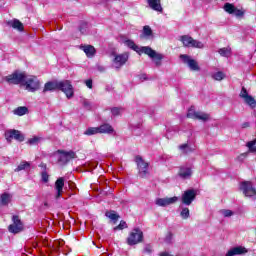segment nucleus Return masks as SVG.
<instances>
[{
  "label": "nucleus",
  "instance_id": "obj_29",
  "mask_svg": "<svg viewBox=\"0 0 256 256\" xmlns=\"http://www.w3.org/2000/svg\"><path fill=\"white\" fill-rule=\"evenodd\" d=\"M195 119H198V121H209V119H211V116L205 112H197Z\"/></svg>",
  "mask_w": 256,
  "mask_h": 256
},
{
  "label": "nucleus",
  "instance_id": "obj_4",
  "mask_svg": "<svg viewBox=\"0 0 256 256\" xmlns=\"http://www.w3.org/2000/svg\"><path fill=\"white\" fill-rule=\"evenodd\" d=\"M26 74L24 72L15 71L12 74L6 76L4 81L9 83V85H23L25 81Z\"/></svg>",
  "mask_w": 256,
  "mask_h": 256
},
{
  "label": "nucleus",
  "instance_id": "obj_46",
  "mask_svg": "<svg viewBox=\"0 0 256 256\" xmlns=\"http://www.w3.org/2000/svg\"><path fill=\"white\" fill-rule=\"evenodd\" d=\"M56 243H58L60 246L65 245V242H64L63 240H60V241H58V242H56Z\"/></svg>",
  "mask_w": 256,
  "mask_h": 256
},
{
  "label": "nucleus",
  "instance_id": "obj_12",
  "mask_svg": "<svg viewBox=\"0 0 256 256\" xmlns=\"http://www.w3.org/2000/svg\"><path fill=\"white\" fill-rule=\"evenodd\" d=\"M23 229H24L23 222L21 221L19 216H13L12 224H10L8 226L9 232L17 234V233H21V231H23Z\"/></svg>",
  "mask_w": 256,
  "mask_h": 256
},
{
  "label": "nucleus",
  "instance_id": "obj_8",
  "mask_svg": "<svg viewBox=\"0 0 256 256\" xmlns=\"http://www.w3.org/2000/svg\"><path fill=\"white\" fill-rule=\"evenodd\" d=\"M112 56L114 57L112 60V63L115 67V69H121L127 61H129V53L124 52L122 54L112 53Z\"/></svg>",
  "mask_w": 256,
  "mask_h": 256
},
{
  "label": "nucleus",
  "instance_id": "obj_1",
  "mask_svg": "<svg viewBox=\"0 0 256 256\" xmlns=\"http://www.w3.org/2000/svg\"><path fill=\"white\" fill-rule=\"evenodd\" d=\"M121 42L128 47L129 49H132V51H136V53H144L145 55H148L150 59H153L156 67H160L161 61H163V54L157 53L155 50H152L149 46H143L139 47L135 42L129 38H125L121 36Z\"/></svg>",
  "mask_w": 256,
  "mask_h": 256
},
{
  "label": "nucleus",
  "instance_id": "obj_45",
  "mask_svg": "<svg viewBox=\"0 0 256 256\" xmlns=\"http://www.w3.org/2000/svg\"><path fill=\"white\" fill-rule=\"evenodd\" d=\"M152 251H153V248H151L150 245L145 246L144 253H152Z\"/></svg>",
  "mask_w": 256,
  "mask_h": 256
},
{
  "label": "nucleus",
  "instance_id": "obj_36",
  "mask_svg": "<svg viewBox=\"0 0 256 256\" xmlns=\"http://www.w3.org/2000/svg\"><path fill=\"white\" fill-rule=\"evenodd\" d=\"M28 167H31V164L29 162H22L18 167L15 169L16 172L24 171V169H28Z\"/></svg>",
  "mask_w": 256,
  "mask_h": 256
},
{
  "label": "nucleus",
  "instance_id": "obj_41",
  "mask_svg": "<svg viewBox=\"0 0 256 256\" xmlns=\"http://www.w3.org/2000/svg\"><path fill=\"white\" fill-rule=\"evenodd\" d=\"M121 229H127V222L121 221L120 224L114 228V231Z\"/></svg>",
  "mask_w": 256,
  "mask_h": 256
},
{
  "label": "nucleus",
  "instance_id": "obj_35",
  "mask_svg": "<svg viewBox=\"0 0 256 256\" xmlns=\"http://www.w3.org/2000/svg\"><path fill=\"white\" fill-rule=\"evenodd\" d=\"M106 217H108V219H111V221H117V219H119V215H117L115 211L106 212Z\"/></svg>",
  "mask_w": 256,
  "mask_h": 256
},
{
  "label": "nucleus",
  "instance_id": "obj_42",
  "mask_svg": "<svg viewBox=\"0 0 256 256\" xmlns=\"http://www.w3.org/2000/svg\"><path fill=\"white\" fill-rule=\"evenodd\" d=\"M85 85L86 87H88V89H93V80L91 79L86 80Z\"/></svg>",
  "mask_w": 256,
  "mask_h": 256
},
{
  "label": "nucleus",
  "instance_id": "obj_30",
  "mask_svg": "<svg viewBox=\"0 0 256 256\" xmlns=\"http://www.w3.org/2000/svg\"><path fill=\"white\" fill-rule=\"evenodd\" d=\"M178 149L179 151H181L183 155H187V153H191V151H193L191 147H189V144L187 143L179 145Z\"/></svg>",
  "mask_w": 256,
  "mask_h": 256
},
{
  "label": "nucleus",
  "instance_id": "obj_33",
  "mask_svg": "<svg viewBox=\"0 0 256 256\" xmlns=\"http://www.w3.org/2000/svg\"><path fill=\"white\" fill-rule=\"evenodd\" d=\"M97 133H100V132H99V127H90V128H88V129L84 132V135L91 136V135H97Z\"/></svg>",
  "mask_w": 256,
  "mask_h": 256
},
{
  "label": "nucleus",
  "instance_id": "obj_7",
  "mask_svg": "<svg viewBox=\"0 0 256 256\" xmlns=\"http://www.w3.org/2000/svg\"><path fill=\"white\" fill-rule=\"evenodd\" d=\"M135 161L138 167L139 177L145 179V177L149 175V164L145 160H143L141 156H136Z\"/></svg>",
  "mask_w": 256,
  "mask_h": 256
},
{
  "label": "nucleus",
  "instance_id": "obj_10",
  "mask_svg": "<svg viewBox=\"0 0 256 256\" xmlns=\"http://www.w3.org/2000/svg\"><path fill=\"white\" fill-rule=\"evenodd\" d=\"M5 139L6 141H8V143H11L13 139L19 141L20 143H23V141H25V136L21 134V131L11 129L5 132Z\"/></svg>",
  "mask_w": 256,
  "mask_h": 256
},
{
  "label": "nucleus",
  "instance_id": "obj_5",
  "mask_svg": "<svg viewBox=\"0 0 256 256\" xmlns=\"http://www.w3.org/2000/svg\"><path fill=\"white\" fill-rule=\"evenodd\" d=\"M58 163L60 165H67L72 159H77V154L73 151L58 150L56 152Z\"/></svg>",
  "mask_w": 256,
  "mask_h": 256
},
{
  "label": "nucleus",
  "instance_id": "obj_31",
  "mask_svg": "<svg viewBox=\"0 0 256 256\" xmlns=\"http://www.w3.org/2000/svg\"><path fill=\"white\" fill-rule=\"evenodd\" d=\"M219 55L221 57H231V48L230 47H225V48H220L218 50Z\"/></svg>",
  "mask_w": 256,
  "mask_h": 256
},
{
  "label": "nucleus",
  "instance_id": "obj_27",
  "mask_svg": "<svg viewBox=\"0 0 256 256\" xmlns=\"http://www.w3.org/2000/svg\"><path fill=\"white\" fill-rule=\"evenodd\" d=\"M99 129V132L100 133H108V134H111L113 133V127L109 124H103L101 125L100 127H98Z\"/></svg>",
  "mask_w": 256,
  "mask_h": 256
},
{
  "label": "nucleus",
  "instance_id": "obj_21",
  "mask_svg": "<svg viewBox=\"0 0 256 256\" xmlns=\"http://www.w3.org/2000/svg\"><path fill=\"white\" fill-rule=\"evenodd\" d=\"M80 49L84 51L86 57H89V58L95 57V53H97V51L95 50V47L91 45H82L80 46Z\"/></svg>",
  "mask_w": 256,
  "mask_h": 256
},
{
  "label": "nucleus",
  "instance_id": "obj_6",
  "mask_svg": "<svg viewBox=\"0 0 256 256\" xmlns=\"http://www.w3.org/2000/svg\"><path fill=\"white\" fill-rule=\"evenodd\" d=\"M180 41L185 47H192L193 49H203L205 47L203 42L193 39V37L189 35L181 36Z\"/></svg>",
  "mask_w": 256,
  "mask_h": 256
},
{
  "label": "nucleus",
  "instance_id": "obj_3",
  "mask_svg": "<svg viewBox=\"0 0 256 256\" xmlns=\"http://www.w3.org/2000/svg\"><path fill=\"white\" fill-rule=\"evenodd\" d=\"M22 85L25 87L26 91H29L30 93H35V91L41 89V81L37 76H25Z\"/></svg>",
  "mask_w": 256,
  "mask_h": 256
},
{
  "label": "nucleus",
  "instance_id": "obj_23",
  "mask_svg": "<svg viewBox=\"0 0 256 256\" xmlns=\"http://www.w3.org/2000/svg\"><path fill=\"white\" fill-rule=\"evenodd\" d=\"M7 25L9 27H12V29H16V31H23V29H25V27L23 26V23L17 19L8 21Z\"/></svg>",
  "mask_w": 256,
  "mask_h": 256
},
{
  "label": "nucleus",
  "instance_id": "obj_28",
  "mask_svg": "<svg viewBox=\"0 0 256 256\" xmlns=\"http://www.w3.org/2000/svg\"><path fill=\"white\" fill-rule=\"evenodd\" d=\"M43 141V137L40 136H33L32 138H29L27 141V145H39Z\"/></svg>",
  "mask_w": 256,
  "mask_h": 256
},
{
  "label": "nucleus",
  "instance_id": "obj_40",
  "mask_svg": "<svg viewBox=\"0 0 256 256\" xmlns=\"http://www.w3.org/2000/svg\"><path fill=\"white\" fill-rule=\"evenodd\" d=\"M221 213L223 217H233L234 215L233 211L227 209L221 210Z\"/></svg>",
  "mask_w": 256,
  "mask_h": 256
},
{
  "label": "nucleus",
  "instance_id": "obj_47",
  "mask_svg": "<svg viewBox=\"0 0 256 256\" xmlns=\"http://www.w3.org/2000/svg\"><path fill=\"white\" fill-rule=\"evenodd\" d=\"M242 127L245 129V127H249V123H244V124H242Z\"/></svg>",
  "mask_w": 256,
  "mask_h": 256
},
{
  "label": "nucleus",
  "instance_id": "obj_24",
  "mask_svg": "<svg viewBox=\"0 0 256 256\" xmlns=\"http://www.w3.org/2000/svg\"><path fill=\"white\" fill-rule=\"evenodd\" d=\"M151 37H153V30L149 25L144 26L140 39H151Z\"/></svg>",
  "mask_w": 256,
  "mask_h": 256
},
{
  "label": "nucleus",
  "instance_id": "obj_18",
  "mask_svg": "<svg viewBox=\"0 0 256 256\" xmlns=\"http://www.w3.org/2000/svg\"><path fill=\"white\" fill-rule=\"evenodd\" d=\"M63 187H65V178L60 177L54 184V189L56 191L55 199H60L61 195H63Z\"/></svg>",
  "mask_w": 256,
  "mask_h": 256
},
{
  "label": "nucleus",
  "instance_id": "obj_17",
  "mask_svg": "<svg viewBox=\"0 0 256 256\" xmlns=\"http://www.w3.org/2000/svg\"><path fill=\"white\" fill-rule=\"evenodd\" d=\"M195 197H197V193L195 192V190L193 189L186 190L182 194V203L184 205H191L193 201H195Z\"/></svg>",
  "mask_w": 256,
  "mask_h": 256
},
{
  "label": "nucleus",
  "instance_id": "obj_11",
  "mask_svg": "<svg viewBox=\"0 0 256 256\" xmlns=\"http://www.w3.org/2000/svg\"><path fill=\"white\" fill-rule=\"evenodd\" d=\"M180 59L189 67L191 71H201V68L199 67V63H197V60L191 58V56L187 54H181Z\"/></svg>",
  "mask_w": 256,
  "mask_h": 256
},
{
  "label": "nucleus",
  "instance_id": "obj_37",
  "mask_svg": "<svg viewBox=\"0 0 256 256\" xmlns=\"http://www.w3.org/2000/svg\"><path fill=\"white\" fill-rule=\"evenodd\" d=\"M180 216L183 218V219H189V217H191V214L189 212V208L185 207V208H182L181 212H180Z\"/></svg>",
  "mask_w": 256,
  "mask_h": 256
},
{
  "label": "nucleus",
  "instance_id": "obj_9",
  "mask_svg": "<svg viewBox=\"0 0 256 256\" xmlns=\"http://www.w3.org/2000/svg\"><path fill=\"white\" fill-rule=\"evenodd\" d=\"M143 242V231L139 228H135L130 232L127 238L128 245H137Z\"/></svg>",
  "mask_w": 256,
  "mask_h": 256
},
{
  "label": "nucleus",
  "instance_id": "obj_25",
  "mask_svg": "<svg viewBox=\"0 0 256 256\" xmlns=\"http://www.w3.org/2000/svg\"><path fill=\"white\" fill-rule=\"evenodd\" d=\"M13 199V196L9 193H4L0 196V207H3L5 205H9V202Z\"/></svg>",
  "mask_w": 256,
  "mask_h": 256
},
{
  "label": "nucleus",
  "instance_id": "obj_39",
  "mask_svg": "<svg viewBox=\"0 0 256 256\" xmlns=\"http://www.w3.org/2000/svg\"><path fill=\"white\" fill-rule=\"evenodd\" d=\"M121 113H123V108H118V107L111 108V114L113 115V117H117Z\"/></svg>",
  "mask_w": 256,
  "mask_h": 256
},
{
  "label": "nucleus",
  "instance_id": "obj_15",
  "mask_svg": "<svg viewBox=\"0 0 256 256\" xmlns=\"http://www.w3.org/2000/svg\"><path fill=\"white\" fill-rule=\"evenodd\" d=\"M223 9L226 13H229V15H235V17H243V15H245V10L238 9L231 3L224 4Z\"/></svg>",
  "mask_w": 256,
  "mask_h": 256
},
{
  "label": "nucleus",
  "instance_id": "obj_2",
  "mask_svg": "<svg viewBox=\"0 0 256 256\" xmlns=\"http://www.w3.org/2000/svg\"><path fill=\"white\" fill-rule=\"evenodd\" d=\"M65 85H67V87H71L68 81H49L44 85L43 93L60 89V91H63V93H67V95L70 96V90L63 88Z\"/></svg>",
  "mask_w": 256,
  "mask_h": 256
},
{
  "label": "nucleus",
  "instance_id": "obj_38",
  "mask_svg": "<svg viewBox=\"0 0 256 256\" xmlns=\"http://www.w3.org/2000/svg\"><path fill=\"white\" fill-rule=\"evenodd\" d=\"M187 117H188L189 119H196V117H197V111H195V108L191 107V108L188 110Z\"/></svg>",
  "mask_w": 256,
  "mask_h": 256
},
{
  "label": "nucleus",
  "instance_id": "obj_16",
  "mask_svg": "<svg viewBox=\"0 0 256 256\" xmlns=\"http://www.w3.org/2000/svg\"><path fill=\"white\" fill-rule=\"evenodd\" d=\"M240 97L241 99L244 100L246 105H249L252 109H255L256 107V100L253 98V96L249 95L247 92V89L245 87H242L241 92H240Z\"/></svg>",
  "mask_w": 256,
  "mask_h": 256
},
{
  "label": "nucleus",
  "instance_id": "obj_44",
  "mask_svg": "<svg viewBox=\"0 0 256 256\" xmlns=\"http://www.w3.org/2000/svg\"><path fill=\"white\" fill-rule=\"evenodd\" d=\"M42 181H44V183L49 181V175L46 172L42 173Z\"/></svg>",
  "mask_w": 256,
  "mask_h": 256
},
{
  "label": "nucleus",
  "instance_id": "obj_43",
  "mask_svg": "<svg viewBox=\"0 0 256 256\" xmlns=\"http://www.w3.org/2000/svg\"><path fill=\"white\" fill-rule=\"evenodd\" d=\"M82 104H83V106H84L86 109H91V102H90V101L84 99V100L82 101Z\"/></svg>",
  "mask_w": 256,
  "mask_h": 256
},
{
  "label": "nucleus",
  "instance_id": "obj_34",
  "mask_svg": "<svg viewBox=\"0 0 256 256\" xmlns=\"http://www.w3.org/2000/svg\"><path fill=\"white\" fill-rule=\"evenodd\" d=\"M212 79H215V81H223V79H225V73L221 71L215 72L212 75Z\"/></svg>",
  "mask_w": 256,
  "mask_h": 256
},
{
  "label": "nucleus",
  "instance_id": "obj_22",
  "mask_svg": "<svg viewBox=\"0 0 256 256\" xmlns=\"http://www.w3.org/2000/svg\"><path fill=\"white\" fill-rule=\"evenodd\" d=\"M148 5L153 11L163 13V7L161 6V0H148Z\"/></svg>",
  "mask_w": 256,
  "mask_h": 256
},
{
  "label": "nucleus",
  "instance_id": "obj_20",
  "mask_svg": "<svg viewBox=\"0 0 256 256\" xmlns=\"http://www.w3.org/2000/svg\"><path fill=\"white\" fill-rule=\"evenodd\" d=\"M191 175H193V171L189 166H181L179 170V176L182 179H191Z\"/></svg>",
  "mask_w": 256,
  "mask_h": 256
},
{
  "label": "nucleus",
  "instance_id": "obj_26",
  "mask_svg": "<svg viewBox=\"0 0 256 256\" xmlns=\"http://www.w3.org/2000/svg\"><path fill=\"white\" fill-rule=\"evenodd\" d=\"M14 115H18V117H23V115H27L29 113V109L25 106H20L13 110Z\"/></svg>",
  "mask_w": 256,
  "mask_h": 256
},
{
  "label": "nucleus",
  "instance_id": "obj_13",
  "mask_svg": "<svg viewBox=\"0 0 256 256\" xmlns=\"http://www.w3.org/2000/svg\"><path fill=\"white\" fill-rule=\"evenodd\" d=\"M240 191L245 197H256V190L251 182H242L240 184Z\"/></svg>",
  "mask_w": 256,
  "mask_h": 256
},
{
  "label": "nucleus",
  "instance_id": "obj_14",
  "mask_svg": "<svg viewBox=\"0 0 256 256\" xmlns=\"http://www.w3.org/2000/svg\"><path fill=\"white\" fill-rule=\"evenodd\" d=\"M179 201L177 196L174 197H166V198H157L155 200V205L158 207H169V205H175Z\"/></svg>",
  "mask_w": 256,
  "mask_h": 256
},
{
  "label": "nucleus",
  "instance_id": "obj_32",
  "mask_svg": "<svg viewBox=\"0 0 256 256\" xmlns=\"http://www.w3.org/2000/svg\"><path fill=\"white\" fill-rule=\"evenodd\" d=\"M64 81H67L68 85L70 86V87L67 86V85L63 86V89H66V91H70V95L69 96H68L67 93H65V95H66V97L68 99H71V97H73V85H71V81H69V80H64Z\"/></svg>",
  "mask_w": 256,
  "mask_h": 256
},
{
  "label": "nucleus",
  "instance_id": "obj_19",
  "mask_svg": "<svg viewBox=\"0 0 256 256\" xmlns=\"http://www.w3.org/2000/svg\"><path fill=\"white\" fill-rule=\"evenodd\" d=\"M248 253L247 248L243 246H236L228 250L225 256L245 255Z\"/></svg>",
  "mask_w": 256,
  "mask_h": 256
}]
</instances>
